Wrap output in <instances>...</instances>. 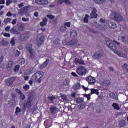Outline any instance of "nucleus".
Wrapping results in <instances>:
<instances>
[{
    "label": "nucleus",
    "mask_w": 128,
    "mask_h": 128,
    "mask_svg": "<svg viewBox=\"0 0 128 128\" xmlns=\"http://www.w3.org/2000/svg\"><path fill=\"white\" fill-rule=\"evenodd\" d=\"M106 40L107 46H108V48H110V50H113L114 52L116 54H117V56H120L121 58H126V54H124L122 51L116 50V46L114 45V44L112 41L108 38H106Z\"/></svg>",
    "instance_id": "obj_1"
},
{
    "label": "nucleus",
    "mask_w": 128,
    "mask_h": 128,
    "mask_svg": "<svg viewBox=\"0 0 128 128\" xmlns=\"http://www.w3.org/2000/svg\"><path fill=\"white\" fill-rule=\"evenodd\" d=\"M44 76V72H38L35 73L31 78V80L33 82H42V78Z\"/></svg>",
    "instance_id": "obj_2"
},
{
    "label": "nucleus",
    "mask_w": 128,
    "mask_h": 128,
    "mask_svg": "<svg viewBox=\"0 0 128 128\" xmlns=\"http://www.w3.org/2000/svg\"><path fill=\"white\" fill-rule=\"evenodd\" d=\"M76 72L79 76H84L86 74V70L84 67L80 66L78 67Z\"/></svg>",
    "instance_id": "obj_3"
},
{
    "label": "nucleus",
    "mask_w": 128,
    "mask_h": 128,
    "mask_svg": "<svg viewBox=\"0 0 128 128\" xmlns=\"http://www.w3.org/2000/svg\"><path fill=\"white\" fill-rule=\"evenodd\" d=\"M111 18L114 20H116V22H122L123 20L122 16L118 14L116 12L112 14Z\"/></svg>",
    "instance_id": "obj_4"
},
{
    "label": "nucleus",
    "mask_w": 128,
    "mask_h": 128,
    "mask_svg": "<svg viewBox=\"0 0 128 128\" xmlns=\"http://www.w3.org/2000/svg\"><path fill=\"white\" fill-rule=\"evenodd\" d=\"M32 46L30 44V43L27 44L26 48L30 52V58H34V52L32 51Z\"/></svg>",
    "instance_id": "obj_5"
},
{
    "label": "nucleus",
    "mask_w": 128,
    "mask_h": 128,
    "mask_svg": "<svg viewBox=\"0 0 128 128\" xmlns=\"http://www.w3.org/2000/svg\"><path fill=\"white\" fill-rule=\"evenodd\" d=\"M44 37L42 34H40L37 38V44L38 46H40L44 44Z\"/></svg>",
    "instance_id": "obj_6"
},
{
    "label": "nucleus",
    "mask_w": 128,
    "mask_h": 128,
    "mask_svg": "<svg viewBox=\"0 0 128 128\" xmlns=\"http://www.w3.org/2000/svg\"><path fill=\"white\" fill-rule=\"evenodd\" d=\"M35 2L40 6L48 4V0H36Z\"/></svg>",
    "instance_id": "obj_7"
},
{
    "label": "nucleus",
    "mask_w": 128,
    "mask_h": 128,
    "mask_svg": "<svg viewBox=\"0 0 128 128\" xmlns=\"http://www.w3.org/2000/svg\"><path fill=\"white\" fill-rule=\"evenodd\" d=\"M86 80L90 84H94L96 83V78L92 76H88L86 78Z\"/></svg>",
    "instance_id": "obj_8"
},
{
    "label": "nucleus",
    "mask_w": 128,
    "mask_h": 128,
    "mask_svg": "<svg viewBox=\"0 0 128 128\" xmlns=\"http://www.w3.org/2000/svg\"><path fill=\"white\" fill-rule=\"evenodd\" d=\"M14 63L12 61H10L6 65V68L8 70H12L14 68Z\"/></svg>",
    "instance_id": "obj_9"
},
{
    "label": "nucleus",
    "mask_w": 128,
    "mask_h": 128,
    "mask_svg": "<svg viewBox=\"0 0 128 128\" xmlns=\"http://www.w3.org/2000/svg\"><path fill=\"white\" fill-rule=\"evenodd\" d=\"M102 56H104L102 52H95L93 56V58H94L95 60L96 58H102Z\"/></svg>",
    "instance_id": "obj_10"
},
{
    "label": "nucleus",
    "mask_w": 128,
    "mask_h": 128,
    "mask_svg": "<svg viewBox=\"0 0 128 128\" xmlns=\"http://www.w3.org/2000/svg\"><path fill=\"white\" fill-rule=\"evenodd\" d=\"M90 18H98V14H96V9L94 8L90 14Z\"/></svg>",
    "instance_id": "obj_11"
},
{
    "label": "nucleus",
    "mask_w": 128,
    "mask_h": 128,
    "mask_svg": "<svg viewBox=\"0 0 128 128\" xmlns=\"http://www.w3.org/2000/svg\"><path fill=\"white\" fill-rule=\"evenodd\" d=\"M32 106V98H30L28 99L27 102L26 103V106L28 108H30Z\"/></svg>",
    "instance_id": "obj_12"
},
{
    "label": "nucleus",
    "mask_w": 128,
    "mask_h": 128,
    "mask_svg": "<svg viewBox=\"0 0 128 128\" xmlns=\"http://www.w3.org/2000/svg\"><path fill=\"white\" fill-rule=\"evenodd\" d=\"M106 24L108 25L110 28H116V24L114 22H112L110 20H108L106 22Z\"/></svg>",
    "instance_id": "obj_13"
},
{
    "label": "nucleus",
    "mask_w": 128,
    "mask_h": 128,
    "mask_svg": "<svg viewBox=\"0 0 128 128\" xmlns=\"http://www.w3.org/2000/svg\"><path fill=\"white\" fill-rule=\"evenodd\" d=\"M28 6H25L20 10V14H26L28 12Z\"/></svg>",
    "instance_id": "obj_14"
},
{
    "label": "nucleus",
    "mask_w": 128,
    "mask_h": 128,
    "mask_svg": "<svg viewBox=\"0 0 128 128\" xmlns=\"http://www.w3.org/2000/svg\"><path fill=\"white\" fill-rule=\"evenodd\" d=\"M100 84L104 86H108L110 85V81L108 80H104L100 82Z\"/></svg>",
    "instance_id": "obj_15"
},
{
    "label": "nucleus",
    "mask_w": 128,
    "mask_h": 128,
    "mask_svg": "<svg viewBox=\"0 0 128 128\" xmlns=\"http://www.w3.org/2000/svg\"><path fill=\"white\" fill-rule=\"evenodd\" d=\"M50 110L51 114H56V112H58V108L54 106H52L51 107H50Z\"/></svg>",
    "instance_id": "obj_16"
},
{
    "label": "nucleus",
    "mask_w": 128,
    "mask_h": 128,
    "mask_svg": "<svg viewBox=\"0 0 128 128\" xmlns=\"http://www.w3.org/2000/svg\"><path fill=\"white\" fill-rule=\"evenodd\" d=\"M48 18H44L42 19V21L40 22V26H44L48 24Z\"/></svg>",
    "instance_id": "obj_17"
},
{
    "label": "nucleus",
    "mask_w": 128,
    "mask_h": 128,
    "mask_svg": "<svg viewBox=\"0 0 128 128\" xmlns=\"http://www.w3.org/2000/svg\"><path fill=\"white\" fill-rule=\"evenodd\" d=\"M44 125L46 128H50L52 126V122L50 120H46L44 122Z\"/></svg>",
    "instance_id": "obj_18"
},
{
    "label": "nucleus",
    "mask_w": 128,
    "mask_h": 128,
    "mask_svg": "<svg viewBox=\"0 0 128 128\" xmlns=\"http://www.w3.org/2000/svg\"><path fill=\"white\" fill-rule=\"evenodd\" d=\"M48 60H46L42 64L39 65L40 68L42 69L46 68L48 66Z\"/></svg>",
    "instance_id": "obj_19"
},
{
    "label": "nucleus",
    "mask_w": 128,
    "mask_h": 128,
    "mask_svg": "<svg viewBox=\"0 0 128 128\" xmlns=\"http://www.w3.org/2000/svg\"><path fill=\"white\" fill-rule=\"evenodd\" d=\"M34 72V70H32V68H28L25 72L24 74L26 75L30 74H32Z\"/></svg>",
    "instance_id": "obj_20"
},
{
    "label": "nucleus",
    "mask_w": 128,
    "mask_h": 128,
    "mask_svg": "<svg viewBox=\"0 0 128 128\" xmlns=\"http://www.w3.org/2000/svg\"><path fill=\"white\" fill-rule=\"evenodd\" d=\"M14 80V78H10L8 81L6 82V84L7 86H12V82Z\"/></svg>",
    "instance_id": "obj_21"
},
{
    "label": "nucleus",
    "mask_w": 128,
    "mask_h": 128,
    "mask_svg": "<svg viewBox=\"0 0 128 128\" xmlns=\"http://www.w3.org/2000/svg\"><path fill=\"white\" fill-rule=\"evenodd\" d=\"M90 90L91 92V94H96L98 95L100 94V92H98V90H96L94 88H91V89H90Z\"/></svg>",
    "instance_id": "obj_22"
},
{
    "label": "nucleus",
    "mask_w": 128,
    "mask_h": 128,
    "mask_svg": "<svg viewBox=\"0 0 128 128\" xmlns=\"http://www.w3.org/2000/svg\"><path fill=\"white\" fill-rule=\"evenodd\" d=\"M10 32L12 34H20V32L17 31L16 29L14 28V27H13L10 30Z\"/></svg>",
    "instance_id": "obj_23"
},
{
    "label": "nucleus",
    "mask_w": 128,
    "mask_h": 128,
    "mask_svg": "<svg viewBox=\"0 0 128 128\" xmlns=\"http://www.w3.org/2000/svg\"><path fill=\"white\" fill-rule=\"evenodd\" d=\"M112 106L114 110H118L120 108V105L116 103H113Z\"/></svg>",
    "instance_id": "obj_24"
},
{
    "label": "nucleus",
    "mask_w": 128,
    "mask_h": 128,
    "mask_svg": "<svg viewBox=\"0 0 128 128\" xmlns=\"http://www.w3.org/2000/svg\"><path fill=\"white\" fill-rule=\"evenodd\" d=\"M74 88L76 90H80V83H76L74 86Z\"/></svg>",
    "instance_id": "obj_25"
},
{
    "label": "nucleus",
    "mask_w": 128,
    "mask_h": 128,
    "mask_svg": "<svg viewBox=\"0 0 128 128\" xmlns=\"http://www.w3.org/2000/svg\"><path fill=\"white\" fill-rule=\"evenodd\" d=\"M28 38L26 36V34H22L20 36V40H22V42H24V40H26Z\"/></svg>",
    "instance_id": "obj_26"
},
{
    "label": "nucleus",
    "mask_w": 128,
    "mask_h": 128,
    "mask_svg": "<svg viewBox=\"0 0 128 128\" xmlns=\"http://www.w3.org/2000/svg\"><path fill=\"white\" fill-rule=\"evenodd\" d=\"M96 28H98L99 30H104L106 28V26L104 25H96Z\"/></svg>",
    "instance_id": "obj_27"
},
{
    "label": "nucleus",
    "mask_w": 128,
    "mask_h": 128,
    "mask_svg": "<svg viewBox=\"0 0 128 128\" xmlns=\"http://www.w3.org/2000/svg\"><path fill=\"white\" fill-rule=\"evenodd\" d=\"M126 124V120H122L120 122L119 126L120 128H122V126H124V125Z\"/></svg>",
    "instance_id": "obj_28"
},
{
    "label": "nucleus",
    "mask_w": 128,
    "mask_h": 128,
    "mask_svg": "<svg viewBox=\"0 0 128 128\" xmlns=\"http://www.w3.org/2000/svg\"><path fill=\"white\" fill-rule=\"evenodd\" d=\"M76 42H78V40H76V39H74L72 40H71L70 42H69L68 44H70V46L72 45V44H76Z\"/></svg>",
    "instance_id": "obj_29"
},
{
    "label": "nucleus",
    "mask_w": 128,
    "mask_h": 128,
    "mask_svg": "<svg viewBox=\"0 0 128 128\" xmlns=\"http://www.w3.org/2000/svg\"><path fill=\"white\" fill-rule=\"evenodd\" d=\"M76 64H84V60H80V59H76Z\"/></svg>",
    "instance_id": "obj_30"
},
{
    "label": "nucleus",
    "mask_w": 128,
    "mask_h": 128,
    "mask_svg": "<svg viewBox=\"0 0 128 128\" xmlns=\"http://www.w3.org/2000/svg\"><path fill=\"white\" fill-rule=\"evenodd\" d=\"M84 102V99L82 98H79L76 100L77 104H82Z\"/></svg>",
    "instance_id": "obj_31"
},
{
    "label": "nucleus",
    "mask_w": 128,
    "mask_h": 128,
    "mask_svg": "<svg viewBox=\"0 0 128 128\" xmlns=\"http://www.w3.org/2000/svg\"><path fill=\"white\" fill-rule=\"evenodd\" d=\"M96 4H104V2H106V0H94Z\"/></svg>",
    "instance_id": "obj_32"
},
{
    "label": "nucleus",
    "mask_w": 128,
    "mask_h": 128,
    "mask_svg": "<svg viewBox=\"0 0 128 128\" xmlns=\"http://www.w3.org/2000/svg\"><path fill=\"white\" fill-rule=\"evenodd\" d=\"M60 30L62 32H64L66 30V27L65 26H62L60 27Z\"/></svg>",
    "instance_id": "obj_33"
},
{
    "label": "nucleus",
    "mask_w": 128,
    "mask_h": 128,
    "mask_svg": "<svg viewBox=\"0 0 128 128\" xmlns=\"http://www.w3.org/2000/svg\"><path fill=\"white\" fill-rule=\"evenodd\" d=\"M84 22H86V24L88 22V15L86 14L85 16V17L84 18Z\"/></svg>",
    "instance_id": "obj_34"
},
{
    "label": "nucleus",
    "mask_w": 128,
    "mask_h": 128,
    "mask_svg": "<svg viewBox=\"0 0 128 128\" xmlns=\"http://www.w3.org/2000/svg\"><path fill=\"white\" fill-rule=\"evenodd\" d=\"M12 4V0H6V6H10Z\"/></svg>",
    "instance_id": "obj_35"
},
{
    "label": "nucleus",
    "mask_w": 128,
    "mask_h": 128,
    "mask_svg": "<svg viewBox=\"0 0 128 128\" xmlns=\"http://www.w3.org/2000/svg\"><path fill=\"white\" fill-rule=\"evenodd\" d=\"M20 65H16V66L14 68V72H16L20 70Z\"/></svg>",
    "instance_id": "obj_36"
},
{
    "label": "nucleus",
    "mask_w": 128,
    "mask_h": 128,
    "mask_svg": "<svg viewBox=\"0 0 128 128\" xmlns=\"http://www.w3.org/2000/svg\"><path fill=\"white\" fill-rule=\"evenodd\" d=\"M20 100H24V98H26V96H24V94L21 93L20 94Z\"/></svg>",
    "instance_id": "obj_37"
},
{
    "label": "nucleus",
    "mask_w": 128,
    "mask_h": 128,
    "mask_svg": "<svg viewBox=\"0 0 128 128\" xmlns=\"http://www.w3.org/2000/svg\"><path fill=\"white\" fill-rule=\"evenodd\" d=\"M70 36L72 37L76 36H77L76 32V31H72L71 32Z\"/></svg>",
    "instance_id": "obj_38"
},
{
    "label": "nucleus",
    "mask_w": 128,
    "mask_h": 128,
    "mask_svg": "<svg viewBox=\"0 0 128 128\" xmlns=\"http://www.w3.org/2000/svg\"><path fill=\"white\" fill-rule=\"evenodd\" d=\"M20 112H22V109L18 107L16 108V114H18Z\"/></svg>",
    "instance_id": "obj_39"
},
{
    "label": "nucleus",
    "mask_w": 128,
    "mask_h": 128,
    "mask_svg": "<svg viewBox=\"0 0 128 128\" xmlns=\"http://www.w3.org/2000/svg\"><path fill=\"white\" fill-rule=\"evenodd\" d=\"M0 44L2 46H6V44H8V42H6L4 40H2L0 42Z\"/></svg>",
    "instance_id": "obj_40"
},
{
    "label": "nucleus",
    "mask_w": 128,
    "mask_h": 128,
    "mask_svg": "<svg viewBox=\"0 0 128 128\" xmlns=\"http://www.w3.org/2000/svg\"><path fill=\"white\" fill-rule=\"evenodd\" d=\"M47 18H49V20H54V16H52V14H48L46 16Z\"/></svg>",
    "instance_id": "obj_41"
},
{
    "label": "nucleus",
    "mask_w": 128,
    "mask_h": 128,
    "mask_svg": "<svg viewBox=\"0 0 128 128\" xmlns=\"http://www.w3.org/2000/svg\"><path fill=\"white\" fill-rule=\"evenodd\" d=\"M10 20H12L10 18H5L4 20V24H8V22H10Z\"/></svg>",
    "instance_id": "obj_42"
},
{
    "label": "nucleus",
    "mask_w": 128,
    "mask_h": 128,
    "mask_svg": "<svg viewBox=\"0 0 128 128\" xmlns=\"http://www.w3.org/2000/svg\"><path fill=\"white\" fill-rule=\"evenodd\" d=\"M19 62H20V64H24V62H26V60H24V58H22L19 60Z\"/></svg>",
    "instance_id": "obj_43"
},
{
    "label": "nucleus",
    "mask_w": 128,
    "mask_h": 128,
    "mask_svg": "<svg viewBox=\"0 0 128 128\" xmlns=\"http://www.w3.org/2000/svg\"><path fill=\"white\" fill-rule=\"evenodd\" d=\"M61 98L64 100H68V98L66 97V96L65 94H62L61 95Z\"/></svg>",
    "instance_id": "obj_44"
},
{
    "label": "nucleus",
    "mask_w": 128,
    "mask_h": 128,
    "mask_svg": "<svg viewBox=\"0 0 128 128\" xmlns=\"http://www.w3.org/2000/svg\"><path fill=\"white\" fill-rule=\"evenodd\" d=\"M18 30L19 32H22V31L24 30V26H20V27H19L18 28Z\"/></svg>",
    "instance_id": "obj_45"
},
{
    "label": "nucleus",
    "mask_w": 128,
    "mask_h": 128,
    "mask_svg": "<svg viewBox=\"0 0 128 128\" xmlns=\"http://www.w3.org/2000/svg\"><path fill=\"white\" fill-rule=\"evenodd\" d=\"M24 90H30V85L29 84H26L23 86Z\"/></svg>",
    "instance_id": "obj_46"
},
{
    "label": "nucleus",
    "mask_w": 128,
    "mask_h": 128,
    "mask_svg": "<svg viewBox=\"0 0 128 128\" xmlns=\"http://www.w3.org/2000/svg\"><path fill=\"white\" fill-rule=\"evenodd\" d=\"M90 96H92V94H86L84 95L85 98H86L88 100H90Z\"/></svg>",
    "instance_id": "obj_47"
},
{
    "label": "nucleus",
    "mask_w": 128,
    "mask_h": 128,
    "mask_svg": "<svg viewBox=\"0 0 128 128\" xmlns=\"http://www.w3.org/2000/svg\"><path fill=\"white\" fill-rule=\"evenodd\" d=\"M64 2L68 6H70L72 4L70 0H64Z\"/></svg>",
    "instance_id": "obj_48"
},
{
    "label": "nucleus",
    "mask_w": 128,
    "mask_h": 128,
    "mask_svg": "<svg viewBox=\"0 0 128 128\" xmlns=\"http://www.w3.org/2000/svg\"><path fill=\"white\" fill-rule=\"evenodd\" d=\"M79 110H84L86 108V105L84 104H82L80 106H78Z\"/></svg>",
    "instance_id": "obj_49"
},
{
    "label": "nucleus",
    "mask_w": 128,
    "mask_h": 128,
    "mask_svg": "<svg viewBox=\"0 0 128 128\" xmlns=\"http://www.w3.org/2000/svg\"><path fill=\"white\" fill-rule=\"evenodd\" d=\"M2 60H4V56H1L0 58V68H2Z\"/></svg>",
    "instance_id": "obj_50"
},
{
    "label": "nucleus",
    "mask_w": 128,
    "mask_h": 128,
    "mask_svg": "<svg viewBox=\"0 0 128 128\" xmlns=\"http://www.w3.org/2000/svg\"><path fill=\"white\" fill-rule=\"evenodd\" d=\"M64 26H68V28H70V22H66L64 23Z\"/></svg>",
    "instance_id": "obj_51"
},
{
    "label": "nucleus",
    "mask_w": 128,
    "mask_h": 128,
    "mask_svg": "<svg viewBox=\"0 0 128 128\" xmlns=\"http://www.w3.org/2000/svg\"><path fill=\"white\" fill-rule=\"evenodd\" d=\"M55 98H56L52 96H50L48 97V100H50L51 102H53Z\"/></svg>",
    "instance_id": "obj_52"
},
{
    "label": "nucleus",
    "mask_w": 128,
    "mask_h": 128,
    "mask_svg": "<svg viewBox=\"0 0 128 128\" xmlns=\"http://www.w3.org/2000/svg\"><path fill=\"white\" fill-rule=\"evenodd\" d=\"M10 44L12 46H14V44H16V42H14V38H12V40L10 41Z\"/></svg>",
    "instance_id": "obj_53"
},
{
    "label": "nucleus",
    "mask_w": 128,
    "mask_h": 128,
    "mask_svg": "<svg viewBox=\"0 0 128 128\" xmlns=\"http://www.w3.org/2000/svg\"><path fill=\"white\" fill-rule=\"evenodd\" d=\"M64 0H59L58 1L57 4H64Z\"/></svg>",
    "instance_id": "obj_54"
},
{
    "label": "nucleus",
    "mask_w": 128,
    "mask_h": 128,
    "mask_svg": "<svg viewBox=\"0 0 128 128\" xmlns=\"http://www.w3.org/2000/svg\"><path fill=\"white\" fill-rule=\"evenodd\" d=\"M22 22H28V20H30V18H22Z\"/></svg>",
    "instance_id": "obj_55"
},
{
    "label": "nucleus",
    "mask_w": 128,
    "mask_h": 128,
    "mask_svg": "<svg viewBox=\"0 0 128 128\" xmlns=\"http://www.w3.org/2000/svg\"><path fill=\"white\" fill-rule=\"evenodd\" d=\"M16 56H19L20 54V51H18V50H16Z\"/></svg>",
    "instance_id": "obj_56"
},
{
    "label": "nucleus",
    "mask_w": 128,
    "mask_h": 128,
    "mask_svg": "<svg viewBox=\"0 0 128 128\" xmlns=\"http://www.w3.org/2000/svg\"><path fill=\"white\" fill-rule=\"evenodd\" d=\"M6 16H12V14L10 12H8L6 14Z\"/></svg>",
    "instance_id": "obj_57"
},
{
    "label": "nucleus",
    "mask_w": 128,
    "mask_h": 128,
    "mask_svg": "<svg viewBox=\"0 0 128 128\" xmlns=\"http://www.w3.org/2000/svg\"><path fill=\"white\" fill-rule=\"evenodd\" d=\"M4 36H6L7 38H10V34H8V33L4 34Z\"/></svg>",
    "instance_id": "obj_58"
},
{
    "label": "nucleus",
    "mask_w": 128,
    "mask_h": 128,
    "mask_svg": "<svg viewBox=\"0 0 128 128\" xmlns=\"http://www.w3.org/2000/svg\"><path fill=\"white\" fill-rule=\"evenodd\" d=\"M12 24H16V19H14L12 22Z\"/></svg>",
    "instance_id": "obj_59"
},
{
    "label": "nucleus",
    "mask_w": 128,
    "mask_h": 128,
    "mask_svg": "<svg viewBox=\"0 0 128 128\" xmlns=\"http://www.w3.org/2000/svg\"><path fill=\"white\" fill-rule=\"evenodd\" d=\"M6 4V1L4 0H0V4Z\"/></svg>",
    "instance_id": "obj_60"
},
{
    "label": "nucleus",
    "mask_w": 128,
    "mask_h": 128,
    "mask_svg": "<svg viewBox=\"0 0 128 128\" xmlns=\"http://www.w3.org/2000/svg\"><path fill=\"white\" fill-rule=\"evenodd\" d=\"M16 92H18V94H22V91L18 89H16Z\"/></svg>",
    "instance_id": "obj_61"
},
{
    "label": "nucleus",
    "mask_w": 128,
    "mask_h": 128,
    "mask_svg": "<svg viewBox=\"0 0 128 128\" xmlns=\"http://www.w3.org/2000/svg\"><path fill=\"white\" fill-rule=\"evenodd\" d=\"M24 6V3H21L18 4V8H22Z\"/></svg>",
    "instance_id": "obj_62"
},
{
    "label": "nucleus",
    "mask_w": 128,
    "mask_h": 128,
    "mask_svg": "<svg viewBox=\"0 0 128 128\" xmlns=\"http://www.w3.org/2000/svg\"><path fill=\"white\" fill-rule=\"evenodd\" d=\"M72 75L73 76L78 77V76L76 75V72H72Z\"/></svg>",
    "instance_id": "obj_63"
},
{
    "label": "nucleus",
    "mask_w": 128,
    "mask_h": 128,
    "mask_svg": "<svg viewBox=\"0 0 128 128\" xmlns=\"http://www.w3.org/2000/svg\"><path fill=\"white\" fill-rule=\"evenodd\" d=\"M70 82H68V80H66L65 81H64V84H68Z\"/></svg>",
    "instance_id": "obj_64"
}]
</instances>
